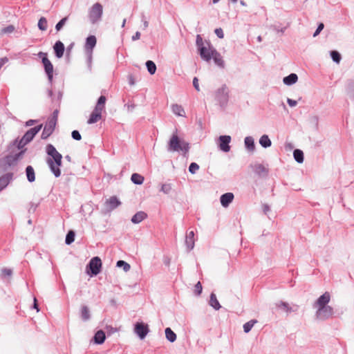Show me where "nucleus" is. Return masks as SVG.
<instances>
[{"instance_id": "12", "label": "nucleus", "mask_w": 354, "mask_h": 354, "mask_svg": "<svg viewBox=\"0 0 354 354\" xmlns=\"http://www.w3.org/2000/svg\"><path fill=\"white\" fill-rule=\"evenodd\" d=\"M253 171L259 177L265 178L268 176L269 169L268 165L266 166L261 163H254L251 165Z\"/></svg>"}, {"instance_id": "7", "label": "nucleus", "mask_w": 354, "mask_h": 354, "mask_svg": "<svg viewBox=\"0 0 354 354\" xmlns=\"http://www.w3.org/2000/svg\"><path fill=\"white\" fill-rule=\"evenodd\" d=\"M46 163L48 165L51 172L54 174L56 178L61 176L60 167L62 165V156L56 160H53L51 158L46 159Z\"/></svg>"}, {"instance_id": "29", "label": "nucleus", "mask_w": 354, "mask_h": 354, "mask_svg": "<svg viewBox=\"0 0 354 354\" xmlns=\"http://www.w3.org/2000/svg\"><path fill=\"white\" fill-rule=\"evenodd\" d=\"M214 59V63L221 68H224L225 62L222 58L221 54L216 50L212 55V58Z\"/></svg>"}, {"instance_id": "19", "label": "nucleus", "mask_w": 354, "mask_h": 354, "mask_svg": "<svg viewBox=\"0 0 354 354\" xmlns=\"http://www.w3.org/2000/svg\"><path fill=\"white\" fill-rule=\"evenodd\" d=\"M234 199V194L231 192H227L221 195L220 201L223 207H227L232 202Z\"/></svg>"}, {"instance_id": "18", "label": "nucleus", "mask_w": 354, "mask_h": 354, "mask_svg": "<svg viewBox=\"0 0 354 354\" xmlns=\"http://www.w3.org/2000/svg\"><path fill=\"white\" fill-rule=\"evenodd\" d=\"M46 152L48 156H49L53 160H56V158H59L62 156V154L59 153L56 148L51 144H48L46 147Z\"/></svg>"}, {"instance_id": "46", "label": "nucleus", "mask_w": 354, "mask_h": 354, "mask_svg": "<svg viewBox=\"0 0 354 354\" xmlns=\"http://www.w3.org/2000/svg\"><path fill=\"white\" fill-rule=\"evenodd\" d=\"M330 56L334 62H335L336 63H339V62L341 60V55L337 51H336V50L331 51Z\"/></svg>"}, {"instance_id": "3", "label": "nucleus", "mask_w": 354, "mask_h": 354, "mask_svg": "<svg viewBox=\"0 0 354 354\" xmlns=\"http://www.w3.org/2000/svg\"><path fill=\"white\" fill-rule=\"evenodd\" d=\"M103 13V7L100 3H95L90 8L88 18L92 24H95L101 21Z\"/></svg>"}, {"instance_id": "26", "label": "nucleus", "mask_w": 354, "mask_h": 354, "mask_svg": "<svg viewBox=\"0 0 354 354\" xmlns=\"http://www.w3.org/2000/svg\"><path fill=\"white\" fill-rule=\"evenodd\" d=\"M244 144L245 148L250 151H253L255 149L254 140L252 136H247L244 139Z\"/></svg>"}, {"instance_id": "53", "label": "nucleus", "mask_w": 354, "mask_h": 354, "mask_svg": "<svg viewBox=\"0 0 354 354\" xmlns=\"http://www.w3.org/2000/svg\"><path fill=\"white\" fill-rule=\"evenodd\" d=\"M324 27V24L320 23V24H319V26H318V27H317V28L316 31H315V33L313 34V37H316V36H317V35L319 34V32L323 30Z\"/></svg>"}, {"instance_id": "8", "label": "nucleus", "mask_w": 354, "mask_h": 354, "mask_svg": "<svg viewBox=\"0 0 354 354\" xmlns=\"http://www.w3.org/2000/svg\"><path fill=\"white\" fill-rule=\"evenodd\" d=\"M87 268L91 276H96L101 272L102 261L100 257H95L91 259Z\"/></svg>"}, {"instance_id": "45", "label": "nucleus", "mask_w": 354, "mask_h": 354, "mask_svg": "<svg viewBox=\"0 0 354 354\" xmlns=\"http://www.w3.org/2000/svg\"><path fill=\"white\" fill-rule=\"evenodd\" d=\"M15 27L13 25H9L1 30V34H10L15 31Z\"/></svg>"}, {"instance_id": "10", "label": "nucleus", "mask_w": 354, "mask_h": 354, "mask_svg": "<svg viewBox=\"0 0 354 354\" xmlns=\"http://www.w3.org/2000/svg\"><path fill=\"white\" fill-rule=\"evenodd\" d=\"M55 126V119H48L44 127L41 136V139H47L53 133Z\"/></svg>"}, {"instance_id": "56", "label": "nucleus", "mask_w": 354, "mask_h": 354, "mask_svg": "<svg viewBox=\"0 0 354 354\" xmlns=\"http://www.w3.org/2000/svg\"><path fill=\"white\" fill-rule=\"evenodd\" d=\"M8 62V59L6 57L0 58V70L3 66Z\"/></svg>"}, {"instance_id": "33", "label": "nucleus", "mask_w": 354, "mask_h": 354, "mask_svg": "<svg viewBox=\"0 0 354 354\" xmlns=\"http://www.w3.org/2000/svg\"><path fill=\"white\" fill-rule=\"evenodd\" d=\"M81 318L84 322L89 320L91 318L90 310L86 306H82L81 308Z\"/></svg>"}, {"instance_id": "24", "label": "nucleus", "mask_w": 354, "mask_h": 354, "mask_svg": "<svg viewBox=\"0 0 354 354\" xmlns=\"http://www.w3.org/2000/svg\"><path fill=\"white\" fill-rule=\"evenodd\" d=\"M106 339L105 333L102 330H97L93 337L94 343L96 344H102L104 342Z\"/></svg>"}, {"instance_id": "25", "label": "nucleus", "mask_w": 354, "mask_h": 354, "mask_svg": "<svg viewBox=\"0 0 354 354\" xmlns=\"http://www.w3.org/2000/svg\"><path fill=\"white\" fill-rule=\"evenodd\" d=\"M147 215L144 212H138L136 213L131 218V222L133 223H139L142 221L145 218H147Z\"/></svg>"}, {"instance_id": "30", "label": "nucleus", "mask_w": 354, "mask_h": 354, "mask_svg": "<svg viewBox=\"0 0 354 354\" xmlns=\"http://www.w3.org/2000/svg\"><path fill=\"white\" fill-rule=\"evenodd\" d=\"M259 144L263 148H268L272 145V141L268 135H263L259 138Z\"/></svg>"}, {"instance_id": "13", "label": "nucleus", "mask_w": 354, "mask_h": 354, "mask_svg": "<svg viewBox=\"0 0 354 354\" xmlns=\"http://www.w3.org/2000/svg\"><path fill=\"white\" fill-rule=\"evenodd\" d=\"M231 142V136H220L218 138L219 149L223 152H228L230 150V143Z\"/></svg>"}, {"instance_id": "32", "label": "nucleus", "mask_w": 354, "mask_h": 354, "mask_svg": "<svg viewBox=\"0 0 354 354\" xmlns=\"http://www.w3.org/2000/svg\"><path fill=\"white\" fill-rule=\"evenodd\" d=\"M165 337L169 342H174L176 340V334L170 328H165Z\"/></svg>"}, {"instance_id": "40", "label": "nucleus", "mask_w": 354, "mask_h": 354, "mask_svg": "<svg viewBox=\"0 0 354 354\" xmlns=\"http://www.w3.org/2000/svg\"><path fill=\"white\" fill-rule=\"evenodd\" d=\"M255 323H257V320H255V319H252V320L245 323L243 326V331L245 333H249L251 330V329L252 328V327L254 326Z\"/></svg>"}, {"instance_id": "22", "label": "nucleus", "mask_w": 354, "mask_h": 354, "mask_svg": "<svg viewBox=\"0 0 354 354\" xmlns=\"http://www.w3.org/2000/svg\"><path fill=\"white\" fill-rule=\"evenodd\" d=\"M109 210H113L121 205V202L115 196H113L105 202Z\"/></svg>"}, {"instance_id": "49", "label": "nucleus", "mask_w": 354, "mask_h": 354, "mask_svg": "<svg viewBox=\"0 0 354 354\" xmlns=\"http://www.w3.org/2000/svg\"><path fill=\"white\" fill-rule=\"evenodd\" d=\"M12 274V270L9 268H3L1 270V276L3 277H10Z\"/></svg>"}, {"instance_id": "63", "label": "nucleus", "mask_w": 354, "mask_h": 354, "mask_svg": "<svg viewBox=\"0 0 354 354\" xmlns=\"http://www.w3.org/2000/svg\"><path fill=\"white\" fill-rule=\"evenodd\" d=\"M144 17H145V16L142 15V21L143 22L144 28H147L149 26V22L147 20L144 19Z\"/></svg>"}, {"instance_id": "14", "label": "nucleus", "mask_w": 354, "mask_h": 354, "mask_svg": "<svg viewBox=\"0 0 354 354\" xmlns=\"http://www.w3.org/2000/svg\"><path fill=\"white\" fill-rule=\"evenodd\" d=\"M333 314V309L332 307L329 306H324L323 308H319L317 310V317L320 319H325Z\"/></svg>"}, {"instance_id": "52", "label": "nucleus", "mask_w": 354, "mask_h": 354, "mask_svg": "<svg viewBox=\"0 0 354 354\" xmlns=\"http://www.w3.org/2000/svg\"><path fill=\"white\" fill-rule=\"evenodd\" d=\"M214 32L218 38L223 39L224 37V33L222 28H216Z\"/></svg>"}, {"instance_id": "50", "label": "nucleus", "mask_w": 354, "mask_h": 354, "mask_svg": "<svg viewBox=\"0 0 354 354\" xmlns=\"http://www.w3.org/2000/svg\"><path fill=\"white\" fill-rule=\"evenodd\" d=\"M71 136L75 140H80L82 139V136L77 130L73 131L71 133Z\"/></svg>"}, {"instance_id": "16", "label": "nucleus", "mask_w": 354, "mask_h": 354, "mask_svg": "<svg viewBox=\"0 0 354 354\" xmlns=\"http://www.w3.org/2000/svg\"><path fill=\"white\" fill-rule=\"evenodd\" d=\"M97 42L96 37L94 35L88 36L86 39L85 48L87 51H90V55L88 57V61H91L92 55L91 52L93 48L95 46Z\"/></svg>"}, {"instance_id": "64", "label": "nucleus", "mask_w": 354, "mask_h": 354, "mask_svg": "<svg viewBox=\"0 0 354 354\" xmlns=\"http://www.w3.org/2000/svg\"><path fill=\"white\" fill-rule=\"evenodd\" d=\"M351 91L352 94L354 95V82L351 85Z\"/></svg>"}, {"instance_id": "27", "label": "nucleus", "mask_w": 354, "mask_h": 354, "mask_svg": "<svg viewBox=\"0 0 354 354\" xmlns=\"http://www.w3.org/2000/svg\"><path fill=\"white\" fill-rule=\"evenodd\" d=\"M209 304L216 310H218L221 308V306L220 305V303L218 301L216 296L214 292H212L210 295Z\"/></svg>"}, {"instance_id": "60", "label": "nucleus", "mask_w": 354, "mask_h": 354, "mask_svg": "<svg viewBox=\"0 0 354 354\" xmlns=\"http://www.w3.org/2000/svg\"><path fill=\"white\" fill-rule=\"evenodd\" d=\"M270 210V207H269V205H267V204H264V205H263V212H264V214H268V212Z\"/></svg>"}, {"instance_id": "58", "label": "nucleus", "mask_w": 354, "mask_h": 354, "mask_svg": "<svg viewBox=\"0 0 354 354\" xmlns=\"http://www.w3.org/2000/svg\"><path fill=\"white\" fill-rule=\"evenodd\" d=\"M140 32L139 31H137L131 37V39L133 41H136L140 39Z\"/></svg>"}, {"instance_id": "6", "label": "nucleus", "mask_w": 354, "mask_h": 354, "mask_svg": "<svg viewBox=\"0 0 354 354\" xmlns=\"http://www.w3.org/2000/svg\"><path fill=\"white\" fill-rule=\"evenodd\" d=\"M26 151V149L21 150L16 153L8 154L2 160L3 165L7 167H12L17 165L18 160L23 157Z\"/></svg>"}, {"instance_id": "11", "label": "nucleus", "mask_w": 354, "mask_h": 354, "mask_svg": "<svg viewBox=\"0 0 354 354\" xmlns=\"http://www.w3.org/2000/svg\"><path fill=\"white\" fill-rule=\"evenodd\" d=\"M43 125L41 124L28 130L22 137L23 140H25V143H29L31 142L35 136L41 129Z\"/></svg>"}, {"instance_id": "51", "label": "nucleus", "mask_w": 354, "mask_h": 354, "mask_svg": "<svg viewBox=\"0 0 354 354\" xmlns=\"http://www.w3.org/2000/svg\"><path fill=\"white\" fill-rule=\"evenodd\" d=\"M297 75L295 73H291L289 75V85L295 84L297 81Z\"/></svg>"}, {"instance_id": "31", "label": "nucleus", "mask_w": 354, "mask_h": 354, "mask_svg": "<svg viewBox=\"0 0 354 354\" xmlns=\"http://www.w3.org/2000/svg\"><path fill=\"white\" fill-rule=\"evenodd\" d=\"M171 109L174 114H176L178 116H182V117L185 116V110L181 105H178L177 104H173L171 106Z\"/></svg>"}, {"instance_id": "38", "label": "nucleus", "mask_w": 354, "mask_h": 354, "mask_svg": "<svg viewBox=\"0 0 354 354\" xmlns=\"http://www.w3.org/2000/svg\"><path fill=\"white\" fill-rule=\"evenodd\" d=\"M106 97L104 95H101L97 102V104L95 106V109L102 111L104 109V105L106 102Z\"/></svg>"}, {"instance_id": "55", "label": "nucleus", "mask_w": 354, "mask_h": 354, "mask_svg": "<svg viewBox=\"0 0 354 354\" xmlns=\"http://www.w3.org/2000/svg\"><path fill=\"white\" fill-rule=\"evenodd\" d=\"M276 305L279 308L283 307L286 311H288V304L286 302L280 301L279 303L276 304Z\"/></svg>"}, {"instance_id": "4", "label": "nucleus", "mask_w": 354, "mask_h": 354, "mask_svg": "<svg viewBox=\"0 0 354 354\" xmlns=\"http://www.w3.org/2000/svg\"><path fill=\"white\" fill-rule=\"evenodd\" d=\"M215 99L221 107L227 105L229 100V89L226 84H223L216 91Z\"/></svg>"}, {"instance_id": "23", "label": "nucleus", "mask_w": 354, "mask_h": 354, "mask_svg": "<svg viewBox=\"0 0 354 354\" xmlns=\"http://www.w3.org/2000/svg\"><path fill=\"white\" fill-rule=\"evenodd\" d=\"M13 174L7 173L0 177V192L6 188L10 182L12 180Z\"/></svg>"}, {"instance_id": "17", "label": "nucleus", "mask_w": 354, "mask_h": 354, "mask_svg": "<svg viewBox=\"0 0 354 354\" xmlns=\"http://www.w3.org/2000/svg\"><path fill=\"white\" fill-rule=\"evenodd\" d=\"M185 245L188 252H190L194 248L195 239L194 232L193 230L188 231L185 236Z\"/></svg>"}, {"instance_id": "1", "label": "nucleus", "mask_w": 354, "mask_h": 354, "mask_svg": "<svg viewBox=\"0 0 354 354\" xmlns=\"http://www.w3.org/2000/svg\"><path fill=\"white\" fill-rule=\"evenodd\" d=\"M196 45L202 59L209 62L216 50L208 41H204L200 35H196Z\"/></svg>"}, {"instance_id": "57", "label": "nucleus", "mask_w": 354, "mask_h": 354, "mask_svg": "<svg viewBox=\"0 0 354 354\" xmlns=\"http://www.w3.org/2000/svg\"><path fill=\"white\" fill-rule=\"evenodd\" d=\"M57 115H58V110L56 109L53 111V115L50 119H55V124H57Z\"/></svg>"}, {"instance_id": "36", "label": "nucleus", "mask_w": 354, "mask_h": 354, "mask_svg": "<svg viewBox=\"0 0 354 354\" xmlns=\"http://www.w3.org/2000/svg\"><path fill=\"white\" fill-rule=\"evenodd\" d=\"M293 156L295 160L301 163L304 161V153L300 149H295L293 152Z\"/></svg>"}, {"instance_id": "59", "label": "nucleus", "mask_w": 354, "mask_h": 354, "mask_svg": "<svg viewBox=\"0 0 354 354\" xmlns=\"http://www.w3.org/2000/svg\"><path fill=\"white\" fill-rule=\"evenodd\" d=\"M37 122L36 120H29L26 122V126L30 127Z\"/></svg>"}, {"instance_id": "61", "label": "nucleus", "mask_w": 354, "mask_h": 354, "mask_svg": "<svg viewBox=\"0 0 354 354\" xmlns=\"http://www.w3.org/2000/svg\"><path fill=\"white\" fill-rule=\"evenodd\" d=\"M33 308L36 309L37 312L39 310L36 297H34Z\"/></svg>"}, {"instance_id": "42", "label": "nucleus", "mask_w": 354, "mask_h": 354, "mask_svg": "<svg viewBox=\"0 0 354 354\" xmlns=\"http://www.w3.org/2000/svg\"><path fill=\"white\" fill-rule=\"evenodd\" d=\"M28 143H25V140H24L22 138L20 140L16 139L13 141V145L16 146L18 149H21V151L24 149L23 148Z\"/></svg>"}, {"instance_id": "34", "label": "nucleus", "mask_w": 354, "mask_h": 354, "mask_svg": "<svg viewBox=\"0 0 354 354\" xmlns=\"http://www.w3.org/2000/svg\"><path fill=\"white\" fill-rule=\"evenodd\" d=\"M131 181L136 185H142L144 182V177L139 174L134 173L131 177Z\"/></svg>"}, {"instance_id": "37", "label": "nucleus", "mask_w": 354, "mask_h": 354, "mask_svg": "<svg viewBox=\"0 0 354 354\" xmlns=\"http://www.w3.org/2000/svg\"><path fill=\"white\" fill-rule=\"evenodd\" d=\"M75 233L73 230H70L68 232L66 239L65 243L66 245H71L75 241Z\"/></svg>"}, {"instance_id": "5", "label": "nucleus", "mask_w": 354, "mask_h": 354, "mask_svg": "<svg viewBox=\"0 0 354 354\" xmlns=\"http://www.w3.org/2000/svg\"><path fill=\"white\" fill-rule=\"evenodd\" d=\"M39 57L41 59L42 64L44 65L45 73L48 77V80L50 83H52L53 78V66L51 62L48 59L47 53L39 52L38 53Z\"/></svg>"}, {"instance_id": "62", "label": "nucleus", "mask_w": 354, "mask_h": 354, "mask_svg": "<svg viewBox=\"0 0 354 354\" xmlns=\"http://www.w3.org/2000/svg\"><path fill=\"white\" fill-rule=\"evenodd\" d=\"M297 103L296 100L289 99V106H295L297 105Z\"/></svg>"}, {"instance_id": "9", "label": "nucleus", "mask_w": 354, "mask_h": 354, "mask_svg": "<svg viewBox=\"0 0 354 354\" xmlns=\"http://www.w3.org/2000/svg\"><path fill=\"white\" fill-rule=\"evenodd\" d=\"M149 332V326L147 324L143 322H136L134 325V333L140 337V339H143L147 335Z\"/></svg>"}, {"instance_id": "41", "label": "nucleus", "mask_w": 354, "mask_h": 354, "mask_svg": "<svg viewBox=\"0 0 354 354\" xmlns=\"http://www.w3.org/2000/svg\"><path fill=\"white\" fill-rule=\"evenodd\" d=\"M116 266L118 268H122V269L125 272H128L131 268L130 265L128 263H127L126 261H122V260L118 261L116 263Z\"/></svg>"}, {"instance_id": "54", "label": "nucleus", "mask_w": 354, "mask_h": 354, "mask_svg": "<svg viewBox=\"0 0 354 354\" xmlns=\"http://www.w3.org/2000/svg\"><path fill=\"white\" fill-rule=\"evenodd\" d=\"M193 86L194 87V88L199 91H200V88H199V84H198V80L197 77H194L193 79Z\"/></svg>"}, {"instance_id": "2", "label": "nucleus", "mask_w": 354, "mask_h": 354, "mask_svg": "<svg viewBox=\"0 0 354 354\" xmlns=\"http://www.w3.org/2000/svg\"><path fill=\"white\" fill-rule=\"evenodd\" d=\"M189 148V144L185 140L180 139L177 135L176 131L172 134L168 142L167 151L170 152L182 151L185 155L188 153Z\"/></svg>"}, {"instance_id": "20", "label": "nucleus", "mask_w": 354, "mask_h": 354, "mask_svg": "<svg viewBox=\"0 0 354 354\" xmlns=\"http://www.w3.org/2000/svg\"><path fill=\"white\" fill-rule=\"evenodd\" d=\"M55 55L57 58L63 57L65 47L64 44L61 41H57L53 46Z\"/></svg>"}, {"instance_id": "15", "label": "nucleus", "mask_w": 354, "mask_h": 354, "mask_svg": "<svg viewBox=\"0 0 354 354\" xmlns=\"http://www.w3.org/2000/svg\"><path fill=\"white\" fill-rule=\"evenodd\" d=\"M330 300V295L328 292H326L317 299L315 304V307L318 309L326 306Z\"/></svg>"}, {"instance_id": "48", "label": "nucleus", "mask_w": 354, "mask_h": 354, "mask_svg": "<svg viewBox=\"0 0 354 354\" xmlns=\"http://www.w3.org/2000/svg\"><path fill=\"white\" fill-rule=\"evenodd\" d=\"M203 287L200 281H198L194 287V292L196 295H200L202 292Z\"/></svg>"}, {"instance_id": "43", "label": "nucleus", "mask_w": 354, "mask_h": 354, "mask_svg": "<svg viewBox=\"0 0 354 354\" xmlns=\"http://www.w3.org/2000/svg\"><path fill=\"white\" fill-rule=\"evenodd\" d=\"M172 186L170 183H164L161 185L160 191L165 194H168L171 192Z\"/></svg>"}, {"instance_id": "39", "label": "nucleus", "mask_w": 354, "mask_h": 354, "mask_svg": "<svg viewBox=\"0 0 354 354\" xmlns=\"http://www.w3.org/2000/svg\"><path fill=\"white\" fill-rule=\"evenodd\" d=\"M47 19L44 17H41L38 21V28L41 31H45L47 29Z\"/></svg>"}, {"instance_id": "47", "label": "nucleus", "mask_w": 354, "mask_h": 354, "mask_svg": "<svg viewBox=\"0 0 354 354\" xmlns=\"http://www.w3.org/2000/svg\"><path fill=\"white\" fill-rule=\"evenodd\" d=\"M199 169V165L196 162H192L189 166V171L194 174Z\"/></svg>"}, {"instance_id": "21", "label": "nucleus", "mask_w": 354, "mask_h": 354, "mask_svg": "<svg viewBox=\"0 0 354 354\" xmlns=\"http://www.w3.org/2000/svg\"><path fill=\"white\" fill-rule=\"evenodd\" d=\"M102 111L95 108L94 110L91 113L90 117L87 121V123L89 124H94L97 122L98 120H100L102 118Z\"/></svg>"}, {"instance_id": "35", "label": "nucleus", "mask_w": 354, "mask_h": 354, "mask_svg": "<svg viewBox=\"0 0 354 354\" xmlns=\"http://www.w3.org/2000/svg\"><path fill=\"white\" fill-rule=\"evenodd\" d=\"M145 64L149 74L153 75L156 71V64L151 60H148L146 62Z\"/></svg>"}, {"instance_id": "44", "label": "nucleus", "mask_w": 354, "mask_h": 354, "mask_svg": "<svg viewBox=\"0 0 354 354\" xmlns=\"http://www.w3.org/2000/svg\"><path fill=\"white\" fill-rule=\"evenodd\" d=\"M68 19V17H65L62 18L56 25H55V30L57 32H59L62 30L63 26L66 24Z\"/></svg>"}, {"instance_id": "28", "label": "nucleus", "mask_w": 354, "mask_h": 354, "mask_svg": "<svg viewBox=\"0 0 354 354\" xmlns=\"http://www.w3.org/2000/svg\"><path fill=\"white\" fill-rule=\"evenodd\" d=\"M26 175L28 182L32 183L35 180V172L33 167L28 165L26 168Z\"/></svg>"}]
</instances>
